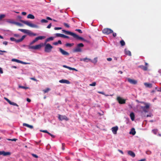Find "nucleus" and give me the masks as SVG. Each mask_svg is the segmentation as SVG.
<instances>
[{
	"label": "nucleus",
	"mask_w": 161,
	"mask_h": 161,
	"mask_svg": "<svg viewBox=\"0 0 161 161\" xmlns=\"http://www.w3.org/2000/svg\"><path fill=\"white\" fill-rule=\"evenodd\" d=\"M30 79L31 80H34L35 81H37L36 79L35 78H31Z\"/></svg>",
	"instance_id": "e2e57ef3"
},
{
	"label": "nucleus",
	"mask_w": 161,
	"mask_h": 161,
	"mask_svg": "<svg viewBox=\"0 0 161 161\" xmlns=\"http://www.w3.org/2000/svg\"><path fill=\"white\" fill-rule=\"evenodd\" d=\"M8 42H6V41H5V42H3V44H4L5 45H7L8 44Z\"/></svg>",
	"instance_id": "5fc2aeb1"
},
{
	"label": "nucleus",
	"mask_w": 161,
	"mask_h": 161,
	"mask_svg": "<svg viewBox=\"0 0 161 161\" xmlns=\"http://www.w3.org/2000/svg\"><path fill=\"white\" fill-rule=\"evenodd\" d=\"M96 85V82H93L92 84H89V86H95Z\"/></svg>",
	"instance_id": "c03bdc74"
},
{
	"label": "nucleus",
	"mask_w": 161,
	"mask_h": 161,
	"mask_svg": "<svg viewBox=\"0 0 161 161\" xmlns=\"http://www.w3.org/2000/svg\"><path fill=\"white\" fill-rule=\"evenodd\" d=\"M144 85L147 87L151 88L152 87V84L151 83H144Z\"/></svg>",
	"instance_id": "4be33fe9"
},
{
	"label": "nucleus",
	"mask_w": 161,
	"mask_h": 161,
	"mask_svg": "<svg viewBox=\"0 0 161 161\" xmlns=\"http://www.w3.org/2000/svg\"><path fill=\"white\" fill-rule=\"evenodd\" d=\"M120 44L121 46H123L125 45V42L123 40H121L120 42Z\"/></svg>",
	"instance_id": "473e14b6"
},
{
	"label": "nucleus",
	"mask_w": 161,
	"mask_h": 161,
	"mask_svg": "<svg viewBox=\"0 0 161 161\" xmlns=\"http://www.w3.org/2000/svg\"><path fill=\"white\" fill-rule=\"evenodd\" d=\"M18 30L20 31H21V32H22L25 33H26V32L27 30L24 29H18Z\"/></svg>",
	"instance_id": "f704fd0d"
},
{
	"label": "nucleus",
	"mask_w": 161,
	"mask_h": 161,
	"mask_svg": "<svg viewBox=\"0 0 161 161\" xmlns=\"http://www.w3.org/2000/svg\"><path fill=\"white\" fill-rule=\"evenodd\" d=\"M5 15L4 14H2L0 15V20H1L2 19L4 18L5 17Z\"/></svg>",
	"instance_id": "ea45409f"
},
{
	"label": "nucleus",
	"mask_w": 161,
	"mask_h": 161,
	"mask_svg": "<svg viewBox=\"0 0 161 161\" xmlns=\"http://www.w3.org/2000/svg\"><path fill=\"white\" fill-rule=\"evenodd\" d=\"M50 90V89L49 88H47V89L43 90V92L44 93H46L49 92Z\"/></svg>",
	"instance_id": "58836bf2"
},
{
	"label": "nucleus",
	"mask_w": 161,
	"mask_h": 161,
	"mask_svg": "<svg viewBox=\"0 0 161 161\" xmlns=\"http://www.w3.org/2000/svg\"><path fill=\"white\" fill-rule=\"evenodd\" d=\"M97 92L99 94H101L103 95L104 94V92Z\"/></svg>",
	"instance_id": "6e6d98bb"
},
{
	"label": "nucleus",
	"mask_w": 161,
	"mask_h": 161,
	"mask_svg": "<svg viewBox=\"0 0 161 161\" xmlns=\"http://www.w3.org/2000/svg\"><path fill=\"white\" fill-rule=\"evenodd\" d=\"M23 126L27 127H28L31 129H32L33 128V126H32L31 125H29L28 124H26V123H23Z\"/></svg>",
	"instance_id": "5701e85b"
},
{
	"label": "nucleus",
	"mask_w": 161,
	"mask_h": 161,
	"mask_svg": "<svg viewBox=\"0 0 161 161\" xmlns=\"http://www.w3.org/2000/svg\"><path fill=\"white\" fill-rule=\"evenodd\" d=\"M32 155L33 157L35 158H38V156L35 154H32Z\"/></svg>",
	"instance_id": "3c124183"
},
{
	"label": "nucleus",
	"mask_w": 161,
	"mask_h": 161,
	"mask_svg": "<svg viewBox=\"0 0 161 161\" xmlns=\"http://www.w3.org/2000/svg\"><path fill=\"white\" fill-rule=\"evenodd\" d=\"M136 132L134 128H132L131 129V131L129 133L130 134H132L133 135L136 134Z\"/></svg>",
	"instance_id": "412c9836"
},
{
	"label": "nucleus",
	"mask_w": 161,
	"mask_h": 161,
	"mask_svg": "<svg viewBox=\"0 0 161 161\" xmlns=\"http://www.w3.org/2000/svg\"><path fill=\"white\" fill-rule=\"evenodd\" d=\"M40 131L41 132H43L44 133H48V131L47 130H40Z\"/></svg>",
	"instance_id": "603ef678"
},
{
	"label": "nucleus",
	"mask_w": 161,
	"mask_h": 161,
	"mask_svg": "<svg viewBox=\"0 0 161 161\" xmlns=\"http://www.w3.org/2000/svg\"><path fill=\"white\" fill-rule=\"evenodd\" d=\"M127 80L128 82L132 84H136L137 82V81L136 80L132 79L130 78H128L127 79Z\"/></svg>",
	"instance_id": "f8f14e48"
},
{
	"label": "nucleus",
	"mask_w": 161,
	"mask_h": 161,
	"mask_svg": "<svg viewBox=\"0 0 161 161\" xmlns=\"http://www.w3.org/2000/svg\"><path fill=\"white\" fill-rule=\"evenodd\" d=\"M41 22L42 23H47L48 22L47 20L45 19H42L41 20Z\"/></svg>",
	"instance_id": "a18cd8bd"
},
{
	"label": "nucleus",
	"mask_w": 161,
	"mask_h": 161,
	"mask_svg": "<svg viewBox=\"0 0 161 161\" xmlns=\"http://www.w3.org/2000/svg\"><path fill=\"white\" fill-rule=\"evenodd\" d=\"M20 21L21 22L23 23L24 24L27 25L30 27L33 28H37L38 27L37 25L31 23L28 21H24L22 20H20Z\"/></svg>",
	"instance_id": "7ed1b4c3"
},
{
	"label": "nucleus",
	"mask_w": 161,
	"mask_h": 161,
	"mask_svg": "<svg viewBox=\"0 0 161 161\" xmlns=\"http://www.w3.org/2000/svg\"><path fill=\"white\" fill-rule=\"evenodd\" d=\"M9 103L10 105H12L14 106H15L17 107L18 106V105L16 103H14L13 102H12L11 101H10V102Z\"/></svg>",
	"instance_id": "7c9ffc66"
},
{
	"label": "nucleus",
	"mask_w": 161,
	"mask_h": 161,
	"mask_svg": "<svg viewBox=\"0 0 161 161\" xmlns=\"http://www.w3.org/2000/svg\"><path fill=\"white\" fill-rule=\"evenodd\" d=\"M112 58H107V60L108 61H111L112 60Z\"/></svg>",
	"instance_id": "052dcab7"
},
{
	"label": "nucleus",
	"mask_w": 161,
	"mask_h": 161,
	"mask_svg": "<svg viewBox=\"0 0 161 161\" xmlns=\"http://www.w3.org/2000/svg\"><path fill=\"white\" fill-rule=\"evenodd\" d=\"M14 24H15V25H17L18 26H23V25L22 24H21V23H19V22H15Z\"/></svg>",
	"instance_id": "a19ab883"
},
{
	"label": "nucleus",
	"mask_w": 161,
	"mask_h": 161,
	"mask_svg": "<svg viewBox=\"0 0 161 161\" xmlns=\"http://www.w3.org/2000/svg\"><path fill=\"white\" fill-rule=\"evenodd\" d=\"M59 82L60 83H66L67 84H69L70 83V82L69 80L64 79L60 80Z\"/></svg>",
	"instance_id": "6ab92c4d"
},
{
	"label": "nucleus",
	"mask_w": 161,
	"mask_h": 161,
	"mask_svg": "<svg viewBox=\"0 0 161 161\" xmlns=\"http://www.w3.org/2000/svg\"><path fill=\"white\" fill-rule=\"evenodd\" d=\"M102 32L103 33L105 34L108 35L113 33V31L110 29L106 28L103 29L102 31Z\"/></svg>",
	"instance_id": "6e6552de"
},
{
	"label": "nucleus",
	"mask_w": 161,
	"mask_h": 161,
	"mask_svg": "<svg viewBox=\"0 0 161 161\" xmlns=\"http://www.w3.org/2000/svg\"><path fill=\"white\" fill-rule=\"evenodd\" d=\"M7 139L8 141H15V142H16L17 140H18V139H16V138H14V139H12L8 138V139Z\"/></svg>",
	"instance_id": "e433bc0d"
},
{
	"label": "nucleus",
	"mask_w": 161,
	"mask_h": 161,
	"mask_svg": "<svg viewBox=\"0 0 161 161\" xmlns=\"http://www.w3.org/2000/svg\"><path fill=\"white\" fill-rule=\"evenodd\" d=\"M25 34H27L30 36H36V34L33 33L31 31L28 30H27Z\"/></svg>",
	"instance_id": "dca6fc26"
},
{
	"label": "nucleus",
	"mask_w": 161,
	"mask_h": 161,
	"mask_svg": "<svg viewBox=\"0 0 161 161\" xmlns=\"http://www.w3.org/2000/svg\"><path fill=\"white\" fill-rule=\"evenodd\" d=\"M54 38L53 37H50L47 38L46 40V42H48L50 41H52L53 40Z\"/></svg>",
	"instance_id": "c756f323"
},
{
	"label": "nucleus",
	"mask_w": 161,
	"mask_h": 161,
	"mask_svg": "<svg viewBox=\"0 0 161 161\" xmlns=\"http://www.w3.org/2000/svg\"><path fill=\"white\" fill-rule=\"evenodd\" d=\"M18 30L20 31H21V32H22L25 33H26V32L27 30L24 29H18Z\"/></svg>",
	"instance_id": "c9c22d12"
},
{
	"label": "nucleus",
	"mask_w": 161,
	"mask_h": 161,
	"mask_svg": "<svg viewBox=\"0 0 161 161\" xmlns=\"http://www.w3.org/2000/svg\"><path fill=\"white\" fill-rule=\"evenodd\" d=\"M141 67L144 70L146 71L147 69V66H142Z\"/></svg>",
	"instance_id": "2f4dec72"
},
{
	"label": "nucleus",
	"mask_w": 161,
	"mask_h": 161,
	"mask_svg": "<svg viewBox=\"0 0 161 161\" xmlns=\"http://www.w3.org/2000/svg\"><path fill=\"white\" fill-rule=\"evenodd\" d=\"M53 44L55 45H57L58 44H62V42L60 40H58L57 42H55L53 43Z\"/></svg>",
	"instance_id": "bb28decb"
},
{
	"label": "nucleus",
	"mask_w": 161,
	"mask_h": 161,
	"mask_svg": "<svg viewBox=\"0 0 161 161\" xmlns=\"http://www.w3.org/2000/svg\"><path fill=\"white\" fill-rule=\"evenodd\" d=\"M144 104L145 105V106H141V108L143 112L144 113H147L148 112L150 105L148 104L147 103H144Z\"/></svg>",
	"instance_id": "39448f33"
},
{
	"label": "nucleus",
	"mask_w": 161,
	"mask_h": 161,
	"mask_svg": "<svg viewBox=\"0 0 161 161\" xmlns=\"http://www.w3.org/2000/svg\"><path fill=\"white\" fill-rule=\"evenodd\" d=\"M4 98L8 103H9L10 102V101L9 100L8 98L6 97H4Z\"/></svg>",
	"instance_id": "864d4df0"
},
{
	"label": "nucleus",
	"mask_w": 161,
	"mask_h": 161,
	"mask_svg": "<svg viewBox=\"0 0 161 161\" xmlns=\"http://www.w3.org/2000/svg\"><path fill=\"white\" fill-rule=\"evenodd\" d=\"M51 26V24H49L47 27V28H50Z\"/></svg>",
	"instance_id": "13d9d810"
},
{
	"label": "nucleus",
	"mask_w": 161,
	"mask_h": 161,
	"mask_svg": "<svg viewBox=\"0 0 161 161\" xmlns=\"http://www.w3.org/2000/svg\"><path fill=\"white\" fill-rule=\"evenodd\" d=\"M56 36L57 37H61L66 38H69V37L68 36L65 35L64 34H60V33H57L56 34Z\"/></svg>",
	"instance_id": "2eb2a0df"
},
{
	"label": "nucleus",
	"mask_w": 161,
	"mask_h": 161,
	"mask_svg": "<svg viewBox=\"0 0 161 161\" xmlns=\"http://www.w3.org/2000/svg\"><path fill=\"white\" fill-rule=\"evenodd\" d=\"M22 14L24 15H25L26 14V13L25 12H23L22 13Z\"/></svg>",
	"instance_id": "69168bd1"
},
{
	"label": "nucleus",
	"mask_w": 161,
	"mask_h": 161,
	"mask_svg": "<svg viewBox=\"0 0 161 161\" xmlns=\"http://www.w3.org/2000/svg\"><path fill=\"white\" fill-rule=\"evenodd\" d=\"M128 154L133 158H134L135 156V153L131 151H129L128 152Z\"/></svg>",
	"instance_id": "aec40b11"
},
{
	"label": "nucleus",
	"mask_w": 161,
	"mask_h": 161,
	"mask_svg": "<svg viewBox=\"0 0 161 161\" xmlns=\"http://www.w3.org/2000/svg\"><path fill=\"white\" fill-rule=\"evenodd\" d=\"M62 31H64L66 34L70 35L72 36L76 40H80L87 42H89V41L84 39L83 38L79 36L78 35L74 33L71 32L69 31H66L65 30H63Z\"/></svg>",
	"instance_id": "f257e3e1"
},
{
	"label": "nucleus",
	"mask_w": 161,
	"mask_h": 161,
	"mask_svg": "<svg viewBox=\"0 0 161 161\" xmlns=\"http://www.w3.org/2000/svg\"><path fill=\"white\" fill-rule=\"evenodd\" d=\"M59 50L60 53L64 55L68 56L69 55V53L68 52L64 50L61 48H59Z\"/></svg>",
	"instance_id": "ddd939ff"
},
{
	"label": "nucleus",
	"mask_w": 161,
	"mask_h": 161,
	"mask_svg": "<svg viewBox=\"0 0 161 161\" xmlns=\"http://www.w3.org/2000/svg\"><path fill=\"white\" fill-rule=\"evenodd\" d=\"M118 130V127L117 126L114 127L112 128V130L113 133L114 134H117V131Z\"/></svg>",
	"instance_id": "f3484780"
},
{
	"label": "nucleus",
	"mask_w": 161,
	"mask_h": 161,
	"mask_svg": "<svg viewBox=\"0 0 161 161\" xmlns=\"http://www.w3.org/2000/svg\"><path fill=\"white\" fill-rule=\"evenodd\" d=\"M80 61H83L85 62H91V59L90 58H80Z\"/></svg>",
	"instance_id": "a211bd4d"
},
{
	"label": "nucleus",
	"mask_w": 161,
	"mask_h": 161,
	"mask_svg": "<svg viewBox=\"0 0 161 161\" xmlns=\"http://www.w3.org/2000/svg\"><path fill=\"white\" fill-rule=\"evenodd\" d=\"M6 22L9 23L14 24L15 22L13 21V20L11 19H7L6 20Z\"/></svg>",
	"instance_id": "a878e982"
},
{
	"label": "nucleus",
	"mask_w": 161,
	"mask_h": 161,
	"mask_svg": "<svg viewBox=\"0 0 161 161\" xmlns=\"http://www.w3.org/2000/svg\"><path fill=\"white\" fill-rule=\"evenodd\" d=\"M97 58L96 57L94 58V59L93 60H91V62L94 63V64H96L97 61Z\"/></svg>",
	"instance_id": "cd10ccee"
},
{
	"label": "nucleus",
	"mask_w": 161,
	"mask_h": 161,
	"mask_svg": "<svg viewBox=\"0 0 161 161\" xmlns=\"http://www.w3.org/2000/svg\"><path fill=\"white\" fill-rule=\"evenodd\" d=\"M26 100L27 101L29 102H30L31 101V100L29 98H27Z\"/></svg>",
	"instance_id": "338daca9"
},
{
	"label": "nucleus",
	"mask_w": 161,
	"mask_h": 161,
	"mask_svg": "<svg viewBox=\"0 0 161 161\" xmlns=\"http://www.w3.org/2000/svg\"><path fill=\"white\" fill-rule=\"evenodd\" d=\"M19 88H23V89H28L29 88V87H25V86H19Z\"/></svg>",
	"instance_id": "79ce46f5"
},
{
	"label": "nucleus",
	"mask_w": 161,
	"mask_h": 161,
	"mask_svg": "<svg viewBox=\"0 0 161 161\" xmlns=\"http://www.w3.org/2000/svg\"><path fill=\"white\" fill-rule=\"evenodd\" d=\"M14 36L17 37H19V35L18 34H15Z\"/></svg>",
	"instance_id": "0e129e2a"
},
{
	"label": "nucleus",
	"mask_w": 161,
	"mask_h": 161,
	"mask_svg": "<svg viewBox=\"0 0 161 161\" xmlns=\"http://www.w3.org/2000/svg\"><path fill=\"white\" fill-rule=\"evenodd\" d=\"M117 100L120 104H124L125 103L126 100L123 99L120 97H118L116 98Z\"/></svg>",
	"instance_id": "1a4fd4ad"
},
{
	"label": "nucleus",
	"mask_w": 161,
	"mask_h": 161,
	"mask_svg": "<svg viewBox=\"0 0 161 161\" xmlns=\"http://www.w3.org/2000/svg\"><path fill=\"white\" fill-rule=\"evenodd\" d=\"M45 38V37L44 36H39L37 37H36L34 40H33L30 43V45L33 44V43L37 42L39 40H42L44 39Z\"/></svg>",
	"instance_id": "9d476101"
},
{
	"label": "nucleus",
	"mask_w": 161,
	"mask_h": 161,
	"mask_svg": "<svg viewBox=\"0 0 161 161\" xmlns=\"http://www.w3.org/2000/svg\"><path fill=\"white\" fill-rule=\"evenodd\" d=\"M125 53L126 55H128L129 56H131V53L130 52L129 50H125Z\"/></svg>",
	"instance_id": "c85d7f7f"
},
{
	"label": "nucleus",
	"mask_w": 161,
	"mask_h": 161,
	"mask_svg": "<svg viewBox=\"0 0 161 161\" xmlns=\"http://www.w3.org/2000/svg\"><path fill=\"white\" fill-rule=\"evenodd\" d=\"M62 29V28L60 27H55L54 28L55 30H61Z\"/></svg>",
	"instance_id": "8fccbe9b"
},
{
	"label": "nucleus",
	"mask_w": 161,
	"mask_h": 161,
	"mask_svg": "<svg viewBox=\"0 0 161 161\" xmlns=\"http://www.w3.org/2000/svg\"><path fill=\"white\" fill-rule=\"evenodd\" d=\"M113 35L114 37H115L116 36V34L115 33H113Z\"/></svg>",
	"instance_id": "680f3d73"
},
{
	"label": "nucleus",
	"mask_w": 161,
	"mask_h": 161,
	"mask_svg": "<svg viewBox=\"0 0 161 161\" xmlns=\"http://www.w3.org/2000/svg\"><path fill=\"white\" fill-rule=\"evenodd\" d=\"M26 37V35H24L22 36V37L19 39L16 40L15 38L14 37H11L10 38V40L11 41H15L16 42L18 43L22 42Z\"/></svg>",
	"instance_id": "0eeeda50"
},
{
	"label": "nucleus",
	"mask_w": 161,
	"mask_h": 161,
	"mask_svg": "<svg viewBox=\"0 0 161 161\" xmlns=\"http://www.w3.org/2000/svg\"><path fill=\"white\" fill-rule=\"evenodd\" d=\"M74 45L73 43H67L65 44V46L66 47H71L73 46Z\"/></svg>",
	"instance_id": "4c0bfd02"
},
{
	"label": "nucleus",
	"mask_w": 161,
	"mask_h": 161,
	"mask_svg": "<svg viewBox=\"0 0 161 161\" xmlns=\"http://www.w3.org/2000/svg\"><path fill=\"white\" fill-rule=\"evenodd\" d=\"M152 131L153 133L156 135L157 133V132H158V130L157 129H153L152 130Z\"/></svg>",
	"instance_id": "37998d69"
},
{
	"label": "nucleus",
	"mask_w": 161,
	"mask_h": 161,
	"mask_svg": "<svg viewBox=\"0 0 161 161\" xmlns=\"http://www.w3.org/2000/svg\"><path fill=\"white\" fill-rule=\"evenodd\" d=\"M64 26H65L66 27H67V28H69V25L67 23H64Z\"/></svg>",
	"instance_id": "49530a36"
},
{
	"label": "nucleus",
	"mask_w": 161,
	"mask_h": 161,
	"mask_svg": "<svg viewBox=\"0 0 161 161\" xmlns=\"http://www.w3.org/2000/svg\"><path fill=\"white\" fill-rule=\"evenodd\" d=\"M27 18L28 19H33L35 18V17L33 15L30 14L27 15Z\"/></svg>",
	"instance_id": "393cba45"
},
{
	"label": "nucleus",
	"mask_w": 161,
	"mask_h": 161,
	"mask_svg": "<svg viewBox=\"0 0 161 161\" xmlns=\"http://www.w3.org/2000/svg\"><path fill=\"white\" fill-rule=\"evenodd\" d=\"M19 63H21L23 64H29L30 63L26 62H25L23 61H21L20 60Z\"/></svg>",
	"instance_id": "09e8293b"
},
{
	"label": "nucleus",
	"mask_w": 161,
	"mask_h": 161,
	"mask_svg": "<svg viewBox=\"0 0 161 161\" xmlns=\"http://www.w3.org/2000/svg\"><path fill=\"white\" fill-rule=\"evenodd\" d=\"M130 116L131 120L133 121L135 119V115L133 112H131L130 114Z\"/></svg>",
	"instance_id": "b1692460"
},
{
	"label": "nucleus",
	"mask_w": 161,
	"mask_h": 161,
	"mask_svg": "<svg viewBox=\"0 0 161 161\" xmlns=\"http://www.w3.org/2000/svg\"><path fill=\"white\" fill-rule=\"evenodd\" d=\"M84 45L82 43L78 44L74 49L73 51L75 52H80L82 51L81 47H84Z\"/></svg>",
	"instance_id": "f03ea898"
},
{
	"label": "nucleus",
	"mask_w": 161,
	"mask_h": 161,
	"mask_svg": "<svg viewBox=\"0 0 161 161\" xmlns=\"http://www.w3.org/2000/svg\"><path fill=\"white\" fill-rule=\"evenodd\" d=\"M75 31L78 32L80 33H82V31L80 29H76L75 30Z\"/></svg>",
	"instance_id": "de8ad7c7"
},
{
	"label": "nucleus",
	"mask_w": 161,
	"mask_h": 161,
	"mask_svg": "<svg viewBox=\"0 0 161 161\" xmlns=\"http://www.w3.org/2000/svg\"><path fill=\"white\" fill-rule=\"evenodd\" d=\"M146 153L147 154H150L151 153V151H147L146 152Z\"/></svg>",
	"instance_id": "4d7b16f0"
},
{
	"label": "nucleus",
	"mask_w": 161,
	"mask_h": 161,
	"mask_svg": "<svg viewBox=\"0 0 161 161\" xmlns=\"http://www.w3.org/2000/svg\"><path fill=\"white\" fill-rule=\"evenodd\" d=\"M43 45L42 43H41L39 44L36 45L35 46H29V48L30 49H33L35 50L41 48Z\"/></svg>",
	"instance_id": "423d86ee"
},
{
	"label": "nucleus",
	"mask_w": 161,
	"mask_h": 161,
	"mask_svg": "<svg viewBox=\"0 0 161 161\" xmlns=\"http://www.w3.org/2000/svg\"><path fill=\"white\" fill-rule=\"evenodd\" d=\"M47 19L49 20H52V19L49 17H47Z\"/></svg>",
	"instance_id": "774afa93"
},
{
	"label": "nucleus",
	"mask_w": 161,
	"mask_h": 161,
	"mask_svg": "<svg viewBox=\"0 0 161 161\" xmlns=\"http://www.w3.org/2000/svg\"><path fill=\"white\" fill-rule=\"evenodd\" d=\"M11 153L9 152H5L4 151H0V155H3L4 156L10 155Z\"/></svg>",
	"instance_id": "4468645a"
},
{
	"label": "nucleus",
	"mask_w": 161,
	"mask_h": 161,
	"mask_svg": "<svg viewBox=\"0 0 161 161\" xmlns=\"http://www.w3.org/2000/svg\"><path fill=\"white\" fill-rule=\"evenodd\" d=\"M11 61L13 62H15L17 63H19L20 60L17 59L13 58L12 59Z\"/></svg>",
	"instance_id": "72a5a7b5"
},
{
	"label": "nucleus",
	"mask_w": 161,
	"mask_h": 161,
	"mask_svg": "<svg viewBox=\"0 0 161 161\" xmlns=\"http://www.w3.org/2000/svg\"><path fill=\"white\" fill-rule=\"evenodd\" d=\"M53 48V47L49 43H47L45 46L44 51L46 53H50Z\"/></svg>",
	"instance_id": "20e7f679"
},
{
	"label": "nucleus",
	"mask_w": 161,
	"mask_h": 161,
	"mask_svg": "<svg viewBox=\"0 0 161 161\" xmlns=\"http://www.w3.org/2000/svg\"><path fill=\"white\" fill-rule=\"evenodd\" d=\"M58 118L60 120H65L67 121L69 120V119L65 115H62L60 114H59L58 115Z\"/></svg>",
	"instance_id": "9b49d317"
},
{
	"label": "nucleus",
	"mask_w": 161,
	"mask_h": 161,
	"mask_svg": "<svg viewBox=\"0 0 161 161\" xmlns=\"http://www.w3.org/2000/svg\"><path fill=\"white\" fill-rule=\"evenodd\" d=\"M3 73V70L0 67V74H2Z\"/></svg>",
	"instance_id": "bf43d9fd"
}]
</instances>
